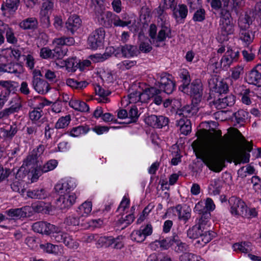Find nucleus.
<instances>
[{"mask_svg":"<svg viewBox=\"0 0 261 261\" xmlns=\"http://www.w3.org/2000/svg\"><path fill=\"white\" fill-rule=\"evenodd\" d=\"M214 146V152L206 158L202 159L204 164L210 170L215 172H220L225 167V162H241L248 163L250 155L248 152H244L241 156L234 149L233 138L228 134L217 139Z\"/></svg>","mask_w":261,"mask_h":261,"instance_id":"1","label":"nucleus"},{"mask_svg":"<svg viewBox=\"0 0 261 261\" xmlns=\"http://www.w3.org/2000/svg\"><path fill=\"white\" fill-rule=\"evenodd\" d=\"M220 20L218 38L221 42L228 40V36L233 34L234 24L231 13L228 9L222 8L219 12Z\"/></svg>","mask_w":261,"mask_h":261,"instance_id":"2","label":"nucleus"},{"mask_svg":"<svg viewBox=\"0 0 261 261\" xmlns=\"http://www.w3.org/2000/svg\"><path fill=\"white\" fill-rule=\"evenodd\" d=\"M187 237L191 240H196L194 245L198 248L204 247L217 236L216 232H205L196 224L190 227L187 231Z\"/></svg>","mask_w":261,"mask_h":261,"instance_id":"3","label":"nucleus"},{"mask_svg":"<svg viewBox=\"0 0 261 261\" xmlns=\"http://www.w3.org/2000/svg\"><path fill=\"white\" fill-rule=\"evenodd\" d=\"M55 229H53L50 234L52 239L57 243H63L66 247L71 249H76L79 244L74 241L72 236L67 232L61 230V228L55 225Z\"/></svg>","mask_w":261,"mask_h":261,"instance_id":"4","label":"nucleus"},{"mask_svg":"<svg viewBox=\"0 0 261 261\" xmlns=\"http://www.w3.org/2000/svg\"><path fill=\"white\" fill-rule=\"evenodd\" d=\"M106 31L102 27H99L93 31L88 36L87 45L89 49L96 50L103 48Z\"/></svg>","mask_w":261,"mask_h":261,"instance_id":"5","label":"nucleus"},{"mask_svg":"<svg viewBox=\"0 0 261 261\" xmlns=\"http://www.w3.org/2000/svg\"><path fill=\"white\" fill-rule=\"evenodd\" d=\"M203 86L199 79L193 80L188 85L187 90L181 92L190 96L192 103L197 106L201 101L203 96Z\"/></svg>","mask_w":261,"mask_h":261,"instance_id":"6","label":"nucleus"},{"mask_svg":"<svg viewBox=\"0 0 261 261\" xmlns=\"http://www.w3.org/2000/svg\"><path fill=\"white\" fill-rule=\"evenodd\" d=\"M154 85L161 92L168 95L173 92L176 86L174 76L166 72L161 74L160 80L155 81Z\"/></svg>","mask_w":261,"mask_h":261,"instance_id":"7","label":"nucleus"},{"mask_svg":"<svg viewBox=\"0 0 261 261\" xmlns=\"http://www.w3.org/2000/svg\"><path fill=\"white\" fill-rule=\"evenodd\" d=\"M208 83L210 89V96L216 100H217L219 97H223L228 92V86L224 80L213 79Z\"/></svg>","mask_w":261,"mask_h":261,"instance_id":"8","label":"nucleus"},{"mask_svg":"<svg viewBox=\"0 0 261 261\" xmlns=\"http://www.w3.org/2000/svg\"><path fill=\"white\" fill-rule=\"evenodd\" d=\"M18 83L11 81H0V109L4 106L10 94L17 91Z\"/></svg>","mask_w":261,"mask_h":261,"instance_id":"9","label":"nucleus"},{"mask_svg":"<svg viewBox=\"0 0 261 261\" xmlns=\"http://www.w3.org/2000/svg\"><path fill=\"white\" fill-rule=\"evenodd\" d=\"M229 212L235 217L243 216L247 213V206L246 203L240 197L232 196L228 200Z\"/></svg>","mask_w":261,"mask_h":261,"instance_id":"10","label":"nucleus"},{"mask_svg":"<svg viewBox=\"0 0 261 261\" xmlns=\"http://www.w3.org/2000/svg\"><path fill=\"white\" fill-rule=\"evenodd\" d=\"M240 57V48L227 47V50L221 59V68L227 70L234 63L237 62Z\"/></svg>","mask_w":261,"mask_h":261,"instance_id":"11","label":"nucleus"},{"mask_svg":"<svg viewBox=\"0 0 261 261\" xmlns=\"http://www.w3.org/2000/svg\"><path fill=\"white\" fill-rule=\"evenodd\" d=\"M76 187L75 180L71 177H66L60 180L55 186L54 190L59 194L71 193Z\"/></svg>","mask_w":261,"mask_h":261,"instance_id":"12","label":"nucleus"},{"mask_svg":"<svg viewBox=\"0 0 261 261\" xmlns=\"http://www.w3.org/2000/svg\"><path fill=\"white\" fill-rule=\"evenodd\" d=\"M160 30L158 31L156 39L153 42V45L156 47L160 46V43L166 41V39L172 38V30L169 22H160L159 25Z\"/></svg>","mask_w":261,"mask_h":261,"instance_id":"13","label":"nucleus"},{"mask_svg":"<svg viewBox=\"0 0 261 261\" xmlns=\"http://www.w3.org/2000/svg\"><path fill=\"white\" fill-rule=\"evenodd\" d=\"M245 80L250 85L261 87V64H256L248 71L246 74Z\"/></svg>","mask_w":261,"mask_h":261,"instance_id":"14","label":"nucleus"},{"mask_svg":"<svg viewBox=\"0 0 261 261\" xmlns=\"http://www.w3.org/2000/svg\"><path fill=\"white\" fill-rule=\"evenodd\" d=\"M97 245L101 247H112L117 249H120L123 247V244L120 241L119 237L117 238H114L112 236L100 237L97 241Z\"/></svg>","mask_w":261,"mask_h":261,"instance_id":"15","label":"nucleus"},{"mask_svg":"<svg viewBox=\"0 0 261 261\" xmlns=\"http://www.w3.org/2000/svg\"><path fill=\"white\" fill-rule=\"evenodd\" d=\"M56 204L62 210L70 208L75 202L77 198L74 193L59 194Z\"/></svg>","mask_w":261,"mask_h":261,"instance_id":"16","label":"nucleus"},{"mask_svg":"<svg viewBox=\"0 0 261 261\" xmlns=\"http://www.w3.org/2000/svg\"><path fill=\"white\" fill-rule=\"evenodd\" d=\"M102 12L97 14L94 13L95 19L97 20L98 22L106 28H111L112 24H114L115 14L111 11L105 12V10H102Z\"/></svg>","mask_w":261,"mask_h":261,"instance_id":"17","label":"nucleus"},{"mask_svg":"<svg viewBox=\"0 0 261 261\" xmlns=\"http://www.w3.org/2000/svg\"><path fill=\"white\" fill-rule=\"evenodd\" d=\"M188 14V9L186 5L179 4L172 11V17L178 24L184 23Z\"/></svg>","mask_w":261,"mask_h":261,"instance_id":"18","label":"nucleus"},{"mask_svg":"<svg viewBox=\"0 0 261 261\" xmlns=\"http://www.w3.org/2000/svg\"><path fill=\"white\" fill-rule=\"evenodd\" d=\"M82 19L79 15H71L65 24L67 32L71 35H74L82 26Z\"/></svg>","mask_w":261,"mask_h":261,"instance_id":"19","label":"nucleus"},{"mask_svg":"<svg viewBox=\"0 0 261 261\" xmlns=\"http://www.w3.org/2000/svg\"><path fill=\"white\" fill-rule=\"evenodd\" d=\"M32 85L34 89L38 93L45 94L48 93L51 87L45 80L37 77L34 75L32 80Z\"/></svg>","mask_w":261,"mask_h":261,"instance_id":"20","label":"nucleus"},{"mask_svg":"<svg viewBox=\"0 0 261 261\" xmlns=\"http://www.w3.org/2000/svg\"><path fill=\"white\" fill-rule=\"evenodd\" d=\"M172 249L177 253H187L190 251L189 245L183 242L176 232L172 233Z\"/></svg>","mask_w":261,"mask_h":261,"instance_id":"21","label":"nucleus"},{"mask_svg":"<svg viewBox=\"0 0 261 261\" xmlns=\"http://www.w3.org/2000/svg\"><path fill=\"white\" fill-rule=\"evenodd\" d=\"M129 103H146L147 102V94L145 92V88L141 90L132 89V91L130 92L127 96Z\"/></svg>","mask_w":261,"mask_h":261,"instance_id":"22","label":"nucleus"},{"mask_svg":"<svg viewBox=\"0 0 261 261\" xmlns=\"http://www.w3.org/2000/svg\"><path fill=\"white\" fill-rule=\"evenodd\" d=\"M10 107L0 111V119L6 118L11 114L18 113L22 108V104L19 99L14 98L10 102Z\"/></svg>","mask_w":261,"mask_h":261,"instance_id":"23","label":"nucleus"},{"mask_svg":"<svg viewBox=\"0 0 261 261\" xmlns=\"http://www.w3.org/2000/svg\"><path fill=\"white\" fill-rule=\"evenodd\" d=\"M53 229H55V225L45 221H38L32 225L34 231L47 236H50Z\"/></svg>","mask_w":261,"mask_h":261,"instance_id":"24","label":"nucleus"},{"mask_svg":"<svg viewBox=\"0 0 261 261\" xmlns=\"http://www.w3.org/2000/svg\"><path fill=\"white\" fill-rule=\"evenodd\" d=\"M200 215L198 219V222L196 224L197 226H199L201 228L202 230H205V232L208 233V232H215L214 231H212L210 229L211 226V214L210 213H201L200 212H197Z\"/></svg>","mask_w":261,"mask_h":261,"instance_id":"25","label":"nucleus"},{"mask_svg":"<svg viewBox=\"0 0 261 261\" xmlns=\"http://www.w3.org/2000/svg\"><path fill=\"white\" fill-rule=\"evenodd\" d=\"M145 92L147 94V101L153 99V102L156 105L160 106L163 102L162 97L161 96L162 92L154 87L147 86L145 88Z\"/></svg>","mask_w":261,"mask_h":261,"instance_id":"26","label":"nucleus"},{"mask_svg":"<svg viewBox=\"0 0 261 261\" xmlns=\"http://www.w3.org/2000/svg\"><path fill=\"white\" fill-rule=\"evenodd\" d=\"M121 54L123 58H132L138 57L140 54L137 45L125 44L121 45Z\"/></svg>","mask_w":261,"mask_h":261,"instance_id":"27","label":"nucleus"},{"mask_svg":"<svg viewBox=\"0 0 261 261\" xmlns=\"http://www.w3.org/2000/svg\"><path fill=\"white\" fill-rule=\"evenodd\" d=\"M30 208L24 206L20 208H11L6 211V214L10 217L20 219L29 217L28 213Z\"/></svg>","mask_w":261,"mask_h":261,"instance_id":"28","label":"nucleus"},{"mask_svg":"<svg viewBox=\"0 0 261 261\" xmlns=\"http://www.w3.org/2000/svg\"><path fill=\"white\" fill-rule=\"evenodd\" d=\"M44 150L45 147L43 145H39L32 150L31 154L28 156L27 159L23 161V165L29 166L32 163L36 162L38 158L43 154Z\"/></svg>","mask_w":261,"mask_h":261,"instance_id":"29","label":"nucleus"},{"mask_svg":"<svg viewBox=\"0 0 261 261\" xmlns=\"http://www.w3.org/2000/svg\"><path fill=\"white\" fill-rule=\"evenodd\" d=\"M31 103L29 102V103H31L29 105L30 108L38 111H42L45 106H49L51 103V101L40 96H35L31 99Z\"/></svg>","mask_w":261,"mask_h":261,"instance_id":"30","label":"nucleus"},{"mask_svg":"<svg viewBox=\"0 0 261 261\" xmlns=\"http://www.w3.org/2000/svg\"><path fill=\"white\" fill-rule=\"evenodd\" d=\"M170 208L172 210L173 212L176 211L177 213L178 219L184 221L185 223H186L191 218V210L188 207L184 208L182 212V207L180 204H178L175 206L171 207Z\"/></svg>","mask_w":261,"mask_h":261,"instance_id":"31","label":"nucleus"},{"mask_svg":"<svg viewBox=\"0 0 261 261\" xmlns=\"http://www.w3.org/2000/svg\"><path fill=\"white\" fill-rule=\"evenodd\" d=\"M176 125L179 127L182 135H188L192 130V124L190 120L187 118H180L176 121Z\"/></svg>","mask_w":261,"mask_h":261,"instance_id":"32","label":"nucleus"},{"mask_svg":"<svg viewBox=\"0 0 261 261\" xmlns=\"http://www.w3.org/2000/svg\"><path fill=\"white\" fill-rule=\"evenodd\" d=\"M27 195L28 197L32 199H45L49 196V193L44 188H38L29 190Z\"/></svg>","mask_w":261,"mask_h":261,"instance_id":"33","label":"nucleus"},{"mask_svg":"<svg viewBox=\"0 0 261 261\" xmlns=\"http://www.w3.org/2000/svg\"><path fill=\"white\" fill-rule=\"evenodd\" d=\"M197 109L195 106L186 105L177 110L176 114L180 118H189L197 113Z\"/></svg>","mask_w":261,"mask_h":261,"instance_id":"34","label":"nucleus"},{"mask_svg":"<svg viewBox=\"0 0 261 261\" xmlns=\"http://www.w3.org/2000/svg\"><path fill=\"white\" fill-rule=\"evenodd\" d=\"M215 208V203L211 198H206L204 205L198 202L196 204L194 208L196 212H200L203 213V214H205V213H210L211 214V212L213 211Z\"/></svg>","mask_w":261,"mask_h":261,"instance_id":"35","label":"nucleus"},{"mask_svg":"<svg viewBox=\"0 0 261 261\" xmlns=\"http://www.w3.org/2000/svg\"><path fill=\"white\" fill-rule=\"evenodd\" d=\"M19 26L23 30L34 31L38 28V21L36 17H28L23 19L19 23Z\"/></svg>","mask_w":261,"mask_h":261,"instance_id":"36","label":"nucleus"},{"mask_svg":"<svg viewBox=\"0 0 261 261\" xmlns=\"http://www.w3.org/2000/svg\"><path fill=\"white\" fill-rule=\"evenodd\" d=\"M168 10L166 9L164 6L159 4V6L155 8L153 13L155 17L157 18L158 21L161 22H169V14L168 13Z\"/></svg>","mask_w":261,"mask_h":261,"instance_id":"37","label":"nucleus"},{"mask_svg":"<svg viewBox=\"0 0 261 261\" xmlns=\"http://www.w3.org/2000/svg\"><path fill=\"white\" fill-rule=\"evenodd\" d=\"M53 10L41 9L39 13V22L43 29H47L50 26L49 16Z\"/></svg>","mask_w":261,"mask_h":261,"instance_id":"38","label":"nucleus"},{"mask_svg":"<svg viewBox=\"0 0 261 261\" xmlns=\"http://www.w3.org/2000/svg\"><path fill=\"white\" fill-rule=\"evenodd\" d=\"M69 106L74 110L81 112H87L90 110L89 106L85 102L77 99H71Z\"/></svg>","mask_w":261,"mask_h":261,"instance_id":"39","label":"nucleus"},{"mask_svg":"<svg viewBox=\"0 0 261 261\" xmlns=\"http://www.w3.org/2000/svg\"><path fill=\"white\" fill-rule=\"evenodd\" d=\"M182 84L178 87L180 91L187 90L188 85L191 82V79L189 71L186 69H182L179 74Z\"/></svg>","mask_w":261,"mask_h":261,"instance_id":"40","label":"nucleus"},{"mask_svg":"<svg viewBox=\"0 0 261 261\" xmlns=\"http://www.w3.org/2000/svg\"><path fill=\"white\" fill-rule=\"evenodd\" d=\"M30 208L29 210V217H30L34 215V213H43L47 207L46 203L42 201H38L32 203L31 206L26 205Z\"/></svg>","mask_w":261,"mask_h":261,"instance_id":"41","label":"nucleus"},{"mask_svg":"<svg viewBox=\"0 0 261 261\" xmlns=\"http://www.w3.org/2000/svg\"><path fill=\"white\" fill-rule=\"evenodd\" d=\"M91 128L88 125H80L72 127L69 132V135L72 137H78L81 135H85Z\"/></svg>","mask_w":261,"mask_h":261,"instance_id":"42","label":"nucleus"},{"mask_svg":"<svg viewBox=\"0 0 261 261\" xmlns=\"http://www.w3.org/2000/svg\"><path fill=\"white\" fill-rule=\"evenodd\" d=\"M172 234L169 237L164 238L163 236L160 237L159 240H155L153 244L156 246H159L162 250H168L169 248L172 249Z\"/></svg>","mask_w":261,"mask_h":261,"instance_id":"43","label":"nucleus"},{"mask_svg":"<svg viewBox=\"0 0 261 261\" xmlns=\"http://www.w3.org/2000/svg\"><path fill=\"white\" fill-rule=\"evenodd\" d=\"M5 72L14 73L18 75L21 73L22 66L19 63L10 62L8 64H4Z\"/></svg>","mask_w":261,"mask_h":261,"instance_id":"44","label":"nucleus"},{"mask_svg":"<svg viewBox=\"0 0 261 261\" xmlns=\"http://www.w3.org/2000/svg\"><path fill=\"white\" fill-rule=\"evenodd\" d=\"M78 59L76 57L68 58L66 60L62 62L61 67L65 66L68 72H74L77 69Z\"/></svg>","mask_w":261,"mask_h":261,"instance_id":"45","label":"nucleus"},{"mask_svg":"<svg viewBox=\"0 0 261 261\" xmlns=\"http://www.w3.org/2000/svg\"><path fill=\"white\" fill-rule=\"evenodd\" d=\"M92 204L91 201H86L79 206L76 212L81 218L87 217L92 211Z\"/></svg>","mask_w":261,"mask_h":261,"instance_id":"46","label":"nucleus"},{"mask_svg":"<svg viewBox=\"0 0 261 261\" xmlns=\"http://www.w3.org/2000/svg\"><path fill=\"white\" fill-rule=\"evenodd\" d=\"M245 0H230L228 4L229 12L238 15L244 6Z\"/></svg>","mask_w":261,"mask_h":261,"instance_id":"47","label":"nucleus"},{"mask_svg":"<svg viewBox=\"0 0 261 261\" xmlns=\"http://www.w3.org/2000/svg\"><path fill=\"white\" fill-rule=\"evenodd\" d=\"M135 219L134 214H129L124 218L121 217L116 220L115 224L117 226L121 227V229H124L131 224Z\"/></svg>","mask_w":261,"mask_h":261,"instance_id":"48","label":"nucleus"},{"mask_svg":"<svg viewBox=\"0 0 261 261\" xmlns=\"http://www.w3.org/2000/svg\"><path fill=\"white\" fill-rule=\"evenodd\" d=\"M252 244L248 241H243L240 243H234L232 245V248L235 251H239L241 253H247L251 251Z\"/></svg>","mask_w":261,"mask_h":261,"instance_id":"49","label":"nucleus"},{"mask_svg":"<svg viewBox=\"0 0 261 261\" xmlns=\"http://www.w3.org/2000/svg\"><path fill=\"white\" fill-rule=\"evenodd\" d=\"M19 4V0H6L2 5L1 9L2 11L14 12L17 10Z\"/></svg>","mask_w":261,"mask_h":261,"instance_id":"50","label":"nucleus"},{"mask_svg":"<svg viewBox=\"0 0 261 261\" xmlns=\"http://www.w3.org/2000/svg\"><path fill=\"white\" fill-rule=\"evenodd\" d=\"M241 89L240 95L241 96L242 103L246 105H250L252 103L251 97L253 95L254 92L244 86L241 87Z\"/></svg>","mask_w":261,"mask_h":261,"instance_id":"51","label":"nucleus"},{"mask_svg":"<svg viewBox=\"0 0 261 261\" xmlns=\"http://www.w3.org/2000/svg\"><path fill=\"white\" fill-rule=\"evenodd\" d=\"M236 122L235 125L238 124L239 126H242L246 122L248 116V113L244 110L240 109L233 114Z\"/></svg>","mask_w":261,"mask_h":261,"instance_id":"52","label":"nucleus"},{"mask_svg":"<svg viewBox=\"0 0 261 261\" xmlns=\"http://www.w3.org/2000/svg\"><path fill=\"white\" fill-rule=\"evenodd\" d=\"M17 132L18 128L15 125H11L8 129L4 127L0 128L1 134H2L3 138L5 139H12Z\"/></svg>","mask_w":261,"mask_h":261,"instance_id":"53","label":"nucleus"},{"mask_svg":"<svg viewBox=\"0 0 261 261\" xmlns=\"http://www.w3.org/2000/svg\"><path fill=\"white\" fill-rule=\"evenodd\" d=\"M22 52L21 48L17 47H10V48L7 49V53L10 55V57L20 64L22 63L21 59H22L23 56H24L22 55Z\"/></svg>","mask_w":261,"mask_h":261,"instance_id":"54","label":"nucleus"},{"mask_svg":"<svg viewBox=\"0 0 261 261\" xmlns=\"http://www.w3.org/2000/svg\"><path fill=\"white\" fill-rule=\"evenodd\" d=\"M217 101L221 105L222 107H231L235 103L236 96L231 94L224 97H219Z\"/></svg>","mask_w":261,"mask_h":261,"instance_id":"55","label":"nucleus"},{"mask_svg":"<svg viewBox=\"0 0 261 261\" xmlns=\"http://www.w3.org/2000/svg\"><path fill=\"white\" fill-rule=\"evenodd\" d=\"M206 19V11L202 6L195 10L192 20L196 22H202Z\"/></svg>","mask_w":261,"mask_h":261,"instance_id":"56","label":"nucleus"},{"mask_svg":"<svg viewBox=\"0 0 261 261\" xmlns=\"http://www.w3.org/2000/svg\"><path fill=\"white\" fill-rule=\"evenodd\" d=\"M71 121V116L67 115L65 116L60 117L55 124L57 129H64L67 127Z\"/></svg>","mask_w":261,"mask_h":261,"instance_id":"57","label":"nucleus"},{"mask_svg":"<svg viewBox=\"0 0 261 261\" xmlns=\"http://www.w3.org/2000/svg\"><path fill=\"white\" fill-rule=\"evenodd\" d=\"M66 84L68 86L77 89H83L86 88L88 83L86 81H77L73 79H68L66 80Z\"/></svg>","mask_w":261,"mask_h":261,"instance_id":"58","label":"nucleus"},{"mask_svg":"<svg viewBox=\"0 0 261 261\" xmlns=\"http://www.w3.org/2000/svg\"><path fill=\"white\" fill-rule=\"evenodd\" d=\"M43 115L42 111H38L34 109H31L29 112V117L33 124H37Z\"/></svg>","mask_w":261,"mask_h":261,"instance_id":"59","label":"nucleus"},{"mask_svg":"<svg viewBox=\"0 0 261 261\" xmlns=\"http://www.w3.org/2000/svg\"><path fill=\"white\" fill-rule=\"evenodd\" d=\"M244 67L241 65H237L233 67L231 70L230 80L232 81H236L240 78L241 74L243 73Z\"/></svg>","mask_w":261,"mask_h":261,"instance_id":"60","label":"nucleus"},{"mask_svg":"<svg viewBox=\"0 0 261 261\" xmlns=\"http://www.w3.org/2000/svg\"><path fill=\"white\" fill-rule=\"evenodd\" d=\"M251 32L249 30H242L239 36L240 39L245 43V45H248L253 40V37L251 36Z\"/></svg>","mask_w":261,"mask_h":261,"instance_id":"61","label":"nucleus"},{"mask_svg":"<svg viewBox=\"0 0 261 261\" xmlns=\"http://www.w3.org/2000/svg\"><path fill=\"white\" fill-rule=\"evenodd\" d=\"M56 125L53 122H49L45 124L44 128V138L49 140L51 138L53 135L55 133Z\"/></svg>","mask_w":261,"mask_h":261,"instance_id":"62","label":"nucleus"},{"mask_svg":"<svg viewBox=\"0 0 261 261\" xmlns=\"http://www.w3.org/2000/svg\"><path fill=\"white\" fill-rule=\"evenodd\" d=\"M58 165V162L55 159L48 160L43 166H41L43 171L45 173L52 171L55 169Z\"/></svg>","mask_w":261,"mask_h":261,"instance_id":"63","label":"nucleus"},{"mask_svg":"<svg viewBox=\"0 0 261 261\" xmlns=\"http://www.w3.org/2000/svg\"><path fill=\"white\" fill-rule=\"evenodd\" d=\"M40 248L47 253L55 254L57 253L58 246L50 243L41 244Z\"/></svg>","mask_w":261,"mask_h":261,"instance_id":"64","label":"nucleus"}]
</instances>
